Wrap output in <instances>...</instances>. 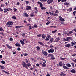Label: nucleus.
Wrapping results in <instances>:
<instances>
[{
    "instance_id": "f257e3e1",
    "label": "nucleus",
    "mask_w": 76,
    "mask_h": 76,
    "mask_svg": "<svg viewBox=\"0 0 76 76\" xmlns=\"http://www.w3.org/2000/svg\"><path fill=\"white\" fill-rule=\"evenodd\" d=\"M7 26H8V27H11V28H12V25H13V21H8L7 22L6 24ZM11 25V26H10Z\"/></svg>"
},
{
    "instance_id": "f03ea898",
    "label": "nucleus",
    "mask_w": 76,
    "mask_h": 76,
    "mask_svg": "<svg viewBox=\"0 0 76 76\" xmlns=\"http://www.w3.org/2000/svg\"><path fill=\"white\" fill-rule=\"evenodd\" d=\"M25 68L26 67V65L27 64L24 61H23L22 62V64H21Z\"/></svg>"
},
{
    "instance_id": "7ed1b4c3",
    "label": "nucleus",
    "mask_w": 76,
    "mask_h": 76,
    "mask_svg": "<svg viewBox=\"0 0 76 76\" xmlns=\"http://www.w3.org/2000/svg\"><path fill=\"white\" fill-rule=\"evenodd\" d=\"M54 51V50L53 49V48H52L48 50V53H53Z\"/></svg>"
},
{
    "instance_id": "20e7f679",
    "label": "nucleus",
    "mask_w": 76,
    "mask_h": 76,
    "mask_svg": "<svg viewBox=\"0 0 76 76\" xmlns=\"http://www.w3.org/2000/svg\"><path fill=\"white\" fill-rule=\"evenodd\" d=\"M29 67H31V64L30 63H28V64H27L25 68H26L27 69H28V68H29Z\"/></svg>"
},
{
    "instance_id": "39448f33",
    "label": "nucleus",
    "mask_w": 76,
    "mask_h": 76,
    "mask_svg": "<svg viewBox=\"0 0 76 76\" xmlns=\"http://www.w3.org/2000/svg\"><path fill=\"white\" fill-rule=\"evenodd\" d=\"M59 18V19H60L59 20H60V22H64V21H65V20L64 19V18H62V17H61V16H60Z\"/></svg>"
},
{
    "instance_id": "423d86ee",
    "label": "nucleus",
    "mask_w": 76,
    "mask_h": 76,
    "mask_svg": "<svg viewBox=\"0 0 76 76\" xmlns=\"http://www.w3.org/2000/svg\"><path fill=\"white\" fill-rule=\"evenodd\" d=\"M42 53L44 55V56H46L48 55V53L46 51L44 50L42 51Z\"/></svg>"
},
{
    "instance_id": "0eeeda50",
    "label": "nucleus",
    "mask_w": 76,
    "mask_h": 76,
    "mask_svg": "<svg viewBox=\"0 0 76 76\" xmlns=\"http://www.w3.org/2000/svg\"><path fill=\"white\" fill-rule=\"evenodd\" d=\"M26 10H31V6H28L26 7Z\"/></svg>"
},
{
    "instance_id": "6e6552de",
    "label": "nucleus",
    "mask_w": 76,
    "mask_h": 76,
    "mask_svg": "<svg viewBox=\"0 0 76 76\" xmlns=\"http://www.w3.org/2000/svg\"><path fill=\"white\" fill-rule=\"evenodd\" d=\"M53 0H48L47 1V2L48 4H50L51 3H52V2H53Z\"/></svg>"
},
{
    "instance_id": "1a4fd4ad",
    "label": "nucleus",
    "mask_w": 76,
    "mask_h": 76,
    "mask_svg": "<svg viewBox=\"0 0 76 76\" xmlns=\"http://www.w3.org/2000/svg\"><path fill=\"white\" fill-rule=\"evenodd\" d=\"M51 60H54V59L56 58L54 57V55L53 54L51 55Z\"/></svg>"
},
{
    "instance_id": "9d476101",
    "label": "nucleus",
    "mask_w": 76,
    "mask_h": 76,
    "mask_svg": "<svg viewBox=\"0 0 76 76\" xmlns=\"http://www.w3.org/2000/svg\"><path fill=\"white\" fill-rule=\"evenodd\" d=\"M38 4L40 5V7H42L43 6V4L41 2L39 1Z\"/></svg>"
},
{
    "instance_id": "9b49d317",
    "label": "nucleus",
    "mask_w": 76,
    "mask_h": 76,
    "mask_svg": "<svg viewBox=\"0 0 76 76\" xmlns=\"http://www.w3.org/2000/svg\"><path fill=\"white\" fill-rule=\"evenodd\" d=\"M65 47L66 48L69 47L71 46V45L70 44H66L65 45Z\"/></svg>"
},
{
    "instance_id": "f8f14e48",
    "label": "nucleus",
    "mask_w": 76,
    "mask_h": 76,
    "mask_svg": "<svg viewBox=\"0 0 76 76\" xmlns=\"http://www.w3.org/2000/svg\"><path fill=\"white\" fill-rule=\"evenodd\" d=\"M4 13H6L7 12L9 11V10L7 9V8H4Z\"/></svg>"
},
{
    "instance_id": "ddd939ff",
    "label": "nucleus",
    "mask_w": 76,
    "mask_h": 76,
    "mask_svg": "<svg viewBox=\"0 0 76 76\" xmlns=\"http://www.w3.org/2000/svg\"><path fill=\"white\" fill-rule=\"evenodd\" d=\"M66 65L67 67H71V65L69 63H67L66 64Z\"/></svg>"
},
{
    "instance_id": "4468645a",
    "label": "nucleus",
    "mask_w": 76,
    "mask_h": 76,
    "mask_svg": "<svg viewBox=\"0 0 76 76\" xmlns=\"http://www.w3.org/2000/svg\"><path fill=\"white\" fill-rule=\"evenodd\" d=\"M71 72H72V73H76V71L74 69H73L71 70L70 71Z\"/></svg>"
},
{
    "instance_id": "2eb2a0df",
    "label": "nucleus",
    "mask_w": 76,
    "mask_h": 76,
    "mask_svg": "<svg viewBox=\"0 0 76 76\" xmlns=\"http://www.w3.org/2000/svg\"><path fill=\"white\" fill-rule=\"evenodd\" d=\"M35 12L36 13H38V8L37 7H35L34 8Z\"/></svg>"
},
{
    "instance_id": "dca6fc26",
    "label": "nucleus",
    "mask_w": 76,
    "mask_h": 76,
    "mask_svg": "<svg viewBox=\"0 0 76 76\" xmlns=\"http://www.w3.org/2000/svg\"><path fill=\"white\" fill-rule=\"evenodd\" d=\"M38 44H40V45H41L42 46H44V45L42 42H38Z\"/></svg>"
},
{
    "instance_id": "f3484780",
    "label": "nucleus",
    "mask_w": 76,
    "mask_h": 76,
    "mask_svg": "<svg viewBox=\"0 0 76 76\" xmlns=\"http://www.w3.org/2000/svg\"><path fill=\"white\" fill-rule=\"evenodd\" d=\"M45 63H46V61H45L42 64V67H45V66H46V64Z\"/></svg>"
},
{
    "instance_id": "a211bd4d",
    "label": "nucleus",
    "mask_w": 76,
    "mask_h": 76,
    "mask_svg": "<svg viewBox=\"0 0 76 76\" xmlns=\"http://www.w3.org/2000/svg\"><path fill=\"white\" fill-rule=\"evenodd\" d=\"M20 42H21V44H22V45H24V44H25V42H24L23 41H22V40H20Z\"/></svg>"
},
{
    "instance_id": "6ab92c4d",
    "label": "nucleus",
    "mask_w": 76,
    "mask_h": 76,
    "mask_svg": "<svg viewBox=\"0 0 76 76\" xmlns=\"http://www.w3.org/2000/svg\"><path fill=\"white\" fill-rule=\"evenodd\" d=\"M66 75L65 74H64L63 72H61V74H60V76H66Z\"/></svg>"
},
{
    "instance_id": "aec40b11",
    "label": "nucleus",
    "mask_w": 76,
    "mask_h": 76,
    "mask_svg": "<svg viewBox=\"0 0 76 76\" xmlns=\"http://www.w3.org/2000/svg\"><path fill=\"white\" fill-rule=\"evenodd\" d=\"M63 67L64 68V69H67V70L70 69V68H68L67 67V66H63Z\"/></svg>"
},
{
    "instance_id": "412c9836",
    "label": "nucleus",
    "mask_w": 76,
    "mask_h": 76,
    "mask_svg": "<svg viewBox=\"0 0 76 76\" xmlns=\"http://www.w3.org/2000/svg\"><path fill=\"white\" fill-rule=\"evenodd\" d=\"M24 15H25L26 17H28L29 16V15L26 12H24L23 14Z\"/></svg>"
},
{
    "instance_id": "4be33fe9",
    "label": "nucleus",
    "mask_w": 76,
    "mask_h": 76,
    "mask_svg": "<svg viewBox=\"0 0 76 76\" xmlns=\"http://www.w3.org/2000/svg\"><path fill=\"white\" fill-rule=\"evenodd\" d=\"M67 11L69 12H70L72 11V8H70L69 9L66 10Z\"/></svg>"
},
{
    "instance_id": "5701e85b",
    "label": "nucleus",
    "mask_w": 76,
    "mask_h": 76,
    "mask_svg": "<svg viewBox=\"0 0 76 76\" xmlns=\"http://www.w3.org/2000/svg\"><path fill=\"white\" fill-rule=\"evenodd\" d=\"M15 45L16 47H20V45L19 43L18 44L17 43H16L15 44Z\"/></svg>"
},
{
    "instance_id": "b1692460",
    "label": "nucleus",
    "mask_w": 76,
    "mask_h": 76,
    "mask_svg": "<svg viewBox=\"0 0 76 76\" xmlns=\"http://www.w3.org/2000/svg\"><path fill=\"white\" fill-rule=\"evenodd\" d=\"M53 40H54V39L53 38H50V41L51 42V43H52Z\"/></svg>"
},
{
    "instance_id": "393cba45",
    "label": "nucleus",
    "mask_w": 76,
    "mask_h": 76,
    "mask_svg": "<svg viewBox=\"0 0 76 76\" xmlns=\"http://www.w3.org/2000/svg\"><path fill=\"white\" fill-rule=\"evenodd\" d=\"M2 72H5V73H6V74H7V75H9V73L7 71H5V70H4L2 69Z\"/></svg>"
},
{
    "instance_id": "a878e982",
    "label": "nucleus",
    "mask_w": 76,
    "mask_h": 76,
    "mask_svg": "<svg viewBox=\"0 0 76 76\" xmlns=\"http://www.w3.org/2000/svg\"><path fill=\"white\" fill-rule=\"evenodd\" d=\"M41 9L42 10H46V8L45 7H43L42 6L41 7Z\"/></svg>"
},
{
    "instance_id": "bb28decb",
    "label": "nucleus",
    "mask_w": 76,
    "mask_h": 76,
    "mask_svg": "<svg viewBox=\"0 0 76 76\" xmlns=\"http://www.w3.org/2000/svg\"><path fill=\"white\" fill-rule=\"evenodd\" d=\"M46 37V36H45V35L44 34H43V35L42 36V38H45V37Z\"/></svg>"
},
{
    "instance_id": "cd10ccee",
    "label": "nucleus",
    "mask_w": 76,
    "mask_h": 76,
    "mask_svg": "<svg viewBox=\"0 0 76 76\" xmlns=\"http://www.w3.org/2000/svg\"><path fill=\"white\" fill-rule=\"evenodd\" d=\"M21 27H22V28H23L24 27V26H17L16 28H20Z\"/></svg>"
},
{
    "instance_id": "c85d7f7f",
    "label": "nucleus",
    "mask_w": 76,
    "mask_h": 76,
    "mask_svg": "<svg viewBox=\"0 0 76 76\" xmlns=\"http://www.w3.org/2000/svg\"><path fill=\"white\" fill-rule=\"evenodd\" d=\"M66 39L67 41H69L70 39H71V37H66Z\"/></svg>"
},
{
    "instance_id": "c756f323",
    "label": "nucleus",
    "mask_w": 76,
    "mask_h": 76,
    "mask_svg": "<svg viewBox=\"0 0 76 76\" xmlns=\"http://www.w3.org/2000/svg\"><path fill=\"white\" fill-rule=\"evenodd\" d=\"M0 68L3 69L5 68V67L4 66H1V65H0Z\"/></svg>"
},
{
    "instance_id": "7c9ffc66",
    "label": "nucleus",
    "mask_w": 76,
    "mask_h": 76,
    "mask_svg": "<svg viewBox=\"0 0 76 76\" xmlns=\"http://www.w3.org/2000/svg\"><path fill=\"white\" fill-rule=\"evenodd\" d=\"M12 18L13 19H16V17L15 16H13L12 17Z\"/></svg>"
},
{
    "instance_id": "2f4dec72",
    "label": "nucleus",
    "mask_w": 76,
    "mask_h": 76,
    "mask_svg": "<svg viewBox=\"0 0 76 76\" xmlns=\"http://www.w3.org/2000/svg\"><path fill=\"white\" fill-rule=\"evenodd\" d=\"M60 58L61 60H66V58H63L61 57H60Z\"/></svg>"
},
{
    "instance_id": "473e14b6",
    "label": "nucleus",
    "mask_w": 76,
    "mask_h": 76,
    "mask_svg": "<svg viewBox=\"0 0 76 76\" xmlns=\"http://www.w3.org/2000/svg\"><path fill=\"white\" fill-rule=\"evenodd\" d=\"M57 31V30H55L54 31H52V33H56V32Z\"/></svg>"
},
{
    "instance_id": "72a5a7b5",
    "label": "nucleus",
    "mask_w": 76,
    "mask_h": 76,
    "mask_svg": "<svg viewBox=\"0 0 76 76\" xmlns=\"http://www.w3.org/2000/svg\"><path fill=\"white\" fill-rule=\"evenodd\" d=\"M59 66L60 67H62V62H59Z\"/></svg>"
},
{
    "instance_id": "f704fd0d",
    "label": "nucleus",
    "mask_w": 76,
    "mask_h": 76,
    "mask_svg": "<svg viewBox=\"0 0 76 76\" xmlns=\"http://www.w3.org/2000/svg\"><path fill=\"white\" fill-rule=\"evenodd\" d=\"M54 16H58V14L54 13Z\"/></svg>"
},
{
    "instance_id": "c9c22d12",
    "label": "nucleus",
    "mask_w": 76,
    "mask_h": 76,
    "mask_svg": "<svg viewBox=\"0 0 76 76\" xmlns=\"http://www.w3.org/2000/svg\"><path fill=\"white\" fill-rule=\"evenodd\" d=\"M1 63L3 64H5V61H3V60H2L1 61Z\"/></svg>"
},
{
    "instance_id": "e433bc0d",
    "label": "nucleus",
    "mask_w": 76,
    "mask_h": 76,
    "mask_svg": "<svg viewBox=\"0 0 76 76\" xmlns=\"http://www.w3.org/2000/svg\"><path fill=\"white\" fill-rule=\"evenodd\" d=\"M13 38L11 37L10 39V41H13Z\"/></svg>"
},
{
    "instance_id": "4c0bfd02",
    "label": "nucleus",
    "mask_w": 76,
    "mask_h": 76,
    "mask_svg": "<svg viewBox=\"0 0 76 76\" xmlns=\"http://www.w3.org/2000/svg\"><path fill=\"white\" fill-rule=\"evenodd\" d=\"M47 36L48 38H51V36H50V35H49V34H47Z\"/></svg>"
},
{
    "instance_id": "58836bf2",
    "label": "nucleus",
    "mask_w": 76,
    "mask_h": 76,
    "mask_svg": "<svg viewBox=\"0 0 76 76\" xmlns=\"http://www.w3.org/2000/svg\"><path fill=\"white\" fill-rule=\"evenodd\" d=\"M69 4H70L69 3H64V5H69Z\"/></svg>"
},
{
    "instance_id": "ea45409f",
    "label": "nucleus",
    "mask_w": 76,
    "mask_h": 76,
    "mask_svg": "<svg viewBox=\"0 0 76 76\" xmlns=\"http://www.w3.org/2000/svg\"><path fill=\"white\" fill-rule=\"evenodd\" d=\"M30 16H31V17H33V16H34V13H32L30 15Z\"/></svg>"
},
{
    "instance_id": "a19ab883",
    "label": "nucleus",
    "mask_w": 76,
    "mask_h": 76,
    "mask_svg": "<svg viewBox=\"0 0 76 76\" xmlns=\"http://www.w3.org/2000/svg\"><path fill=\"white\" fill-rule=\"evenodd\" d=\"M13 10L15 12H16V11H17V9H16V8H13Z\"/></svg>"
},
{
    "instance_id": "79ce46f5",
    "label": "nucleus",
    "mask_w": 76,
    "mask_h": 76,
    "mask_svg": "<svg viewBox=\"0 0 76 76\" xmlns=\"http://www.w3.org/2000/svg\"><path fill=\"white\" fill-rule=\"evenodd\" d=\"M51 23V21H48L46 23V25H48Z\"/></svg>"
},
{
    "instance_id": "37998d69",
    "label": "nucleus",
    "mask_w": 76,
    "mask_h": 76,
    "mask_svg": "<svg viewBox=\"0 0 76 76\" xmlns=\"http://www.w3.org/2000/svg\"><path fill=\"white\" fill-rule=\"evenodd\" d=\"M40 1L41 2H45V1H47V0H40Z\"/></svg>"
},
{
    "instance_id": "c03bdc74",
    "label": "nucleus",
    "mask_w": 76,
    "mask_h": 76,
    "mask_svg": "<svg viewBox=\"0 0 76 76\" xmlns=\"http://www.w3.org/2000/svg\"><path fill=\"white\" fill-rule=\"evenodd\" d=\"M71 64H72V66L73 67H75V64L74 63H71Z\"/></svg>"
},
{
    "instance_id": "a18cd8bd",
    "label": "nucleus",
    "mask_w": 76,
    "mask_h": 76,
    "mask_svg": "<svg viewBox=\"0 0 76 76\" xmlns=\"http://www.w3.org/2000/svg\"><path fill=\"white\" fill-rule=\"evenodd\" d=\"M3 28L1 27L0 28V31H3Z\"/></svg>"
},
{
    "instance_id": "49530a36",
    "label": "nucleus",
    "mask_w": 76,
    "mask_h": 76,
    "mask_svg": "<svg viewBox=\"0 0 76 76\" xmlns=\"http://www.w3.org/2000/svg\"><path fill=\"white\" fill-rule=\"evenodd\" d=\"M71 45L73 46V45H74V42H71Z\"/></svg>"
},
{
    "instance_id": "de8ad7c7",
    "label": "nucleus",
    "mask_w": 76,
    "mask_h": 76,
    "mask_svg": "<svg viewBox=\"0 0 76 76\" xmlns=\"http://www.w3.org/2000/svg\"><path fill=\"white\" fill-rule=\"evenodd\" d=\"M76 11H75L73 12V14L74 16H75V15H76Z\"/></svg>"
},
{
    "instance_id": "09e8293b",
    "label": "nucleus",
    "mask_w": 76,
    "mask_h": 76,
    "mask_svg": "<svg viewBox=\"0 0 76 76\" xmlns=\"http://www.w3.org/2000/svg\"><path fill=\"white\" fill-rule=\"evenodd\" d=\"M26 4H29V1H26Z\"/></svg>"
},
{
    "instance_id": "8fccbe9b",
    "label": "nucleus",
    "mask_w": 76,
    "mask_h": 76,
    "mask_svg": "<svg viewBox=\"0 0 76 76\" xmlns=\"http://www.w3.org/2000/svg\"><path fill=\"white\" fill-rule=\"evenodd\" d=\"M17 50L18 51H20L21 50V49H20V48H17Z\"/></svg>"
},
{
    "instance_id": "3c124183",
    "label": "nucleus",
    "mask_w": 76,
    "mask_h": 76,
    "mask_svg": "<svg viewBox=\"0 0 76 76\" xmlns=\"http://www.w3.org/2000/svg\"><path fill=\"white\" fill-rule=\"evenodd\" d=\"M63 40L64 41H67V39H66L65 38H64V39H63Z\"/></svg>"
},
{
    "instance_id": "603ef678",
    "label": "nucleus",
    "mask_w": 76,
    "mask_h": 76,
    "mask_svg": "<svg viewBox=\"0 0 76 76\" xmlns=\"http://www.w3.org/2000/svg\"><path fill=\"white\" fill-rule=\"evenodd\" d=\"M12 53H13V54H16V51L14 52L13 51H12Z\"/></svg>"
},
{
    "instance_id": "864d4df0",
    "label": "nucleus",
    "mask_w": 76,
    "mask_h": 76,
    "mask_svg": "<svg viewBox=\"0 0 76 76\" xmlns=\"http://www.w3.org/2000/svg\"><path fill=\"white\" fill-rule=\"evenodd\" d=\"M56 39L58 41L60 39L59 38V37L57 38Z\"/></svg>"
},
{
    "instance_id": "5fc2aeb1",
    "label": "nucleus",
    "mask_w": 76,
    "mask_h": 76,
    "mask_svg": "<svg viewBox=\"0 0 76 76\" xmlns=\"http://www.w3.org/2000/svg\"><path fill=\"white\" fill-rule=\"evenodd\" d=\"M45 40H46V41H48L49 40V39L47 37H46L45 39Z\"/></svg>"
},
{
    "instance_id": "6e6d98bb",
    "label": "nucleus",
    "mask_w": 76,
    "mask_h": 76,
    "mask_svg": "<svg viewBox=\"0 0 76 76\" xmlns=\"http://www.w3.org/2000/svg\"><path fill=\"white\" fill-rule=\"evenodd\" d=\"M17 27V26H15V28H17L16 29V30H17V31H19V28H19V27Z\"/></svg>"
},
{
    "instance_id": "4d7b16f0",
    "label": "nucleus",
    "mask_w": 76,
    "mask_h": 76,
    "mask_svg": "<svg viewBox=\"0 0 76 76\" xmlns=\"http://www.w3.org/2000/svg\"><path fill=\"white\" fill-rule=\"evenodd\" d=\"M52 55L51 54H50L48 55V57H51V55Z\"/></svg>"
},
{
    "instance_id": "13d9d810",
    "label": "nucleus",
    "mask_w": 76,
    "mask_h": 76,
    "mask_svg": "<svg viewBox=\"0 0 76 76\" xmlns=\"http://www.w3.org/2000/svg\"><path fill=\"white\" fill-rule=\"evenodd\" d=\"M34 28H37V26L36 24L34 25Z\"/></svg>"
},
{
    "instance_id": "bf43d9fd",
    "label": "nucleus",
    "mask_w": 76,
    "mask_h": 76,
    "mask_svg": "<svg viewBox=\"0 0 76 76\" xmlns=\"http://www.w3.org/2000/svg\"><path fill=\"white\" fill-rule=\"evenodd\" d=\"M32 29V27H31V26L30 25L29 26V30H30V29Z\"/></svg>"
},
{
    "instance_id": "052dcab7",
    "label": "nucleus",
    "mask_w": 76,
    "mask_h": 76,
    "mask_svg": "<svg viewBox=\"0 0 76 76\" xmlns=\"http://www.w3.org/2000/svg\"><path fill=\"white\" fill-rule=\"evenodd\" d=\"M8 48H10V49H12V47H11V46H8Z\"/></svg>"
},
{
    "instance_id": "680f3d73",
    "label": "nucleus",
    "mask_w": 76,
    "mask_h": 76,
    "mask_svg": "<svg viewBox=\"0 0 76 76\" xmlns=\"http://www.w3.org/2000/svg\"><path fill=\"white\" fill-rule=\"evenodd\" d=\"M3 58V56L1 55H0V58Z\"/></svg>"
},
{
    "instance_id": "e2e57ef3",
    "label": "nucleus",
    "mask_w": 76,
    "mask_h": 76,
    "mask_svg": "<svg viewBox=\"0 0 76 76\" xmlns=\"http://www.w3.org/2000/svg\"><path fill=\"white\" fill-rule=\"evenodd\" d=\"M25 33H23L21 34L22 36H23V37H24V36H25Z\"/></svg>"
},
{
    "instance_id": "0e129e2a",
    "label": "nucleus",
    "mask_w": 76,
    "mask_h": 76,
    "mask_svg": "<svg viewBox=\"0 0 76 76\" xmlns=\"http://www.w3.org/2000/svg\"><path fill=\"white\" fill-rule=\"evenodd\" d=\"M17 5H18V6L20 4V3L19 2H18L17 3Z\"/></svg>"
},
{
    "instance_id": "69168bd1",
    "label": "nucleus",
    "mask_w": 76,
    "mask_h": 76,
    "mask_svg": "<svg viewBox=\"0 0 76 76\" xmlns=\"http://www.w3.org/2000/svg\"><path fill=\"white\" fill-rule=\"evenodd\" d=\"M42 35L41 34H40L38 35V37H41V36Z\"/></svg>"
},
{
    "instance_id": "338daca9",
    "label": "nucleus",
    "mask_w": 76,
    "mask_h": 76,
    "mask_svg": "<svg viewBox=\"0 0 76 76\" xmlns=\"http://www.w3.org/2000/svg\"><path fill=\"white\" fill-rule=\"evenodd\" d=\"M49 47H50V48H53L54 46L52 45H50Z\"/></svg>"
},
{
    "instance_id": "774afa93",
    "label": "nucleus",
    "mask_w": 76,
    "mask_h": 76,
    "mask_svg": "<svg viewBox=\"0 0 76 76\" xmlns=\"http://www.w3.org/2000/svg\"><path fill=\"white\" fill-rule=\"evenodd\" d=\"M24 56H28V54L27 53H24L23 54Z\"/></svg>"
}]
</instances>
